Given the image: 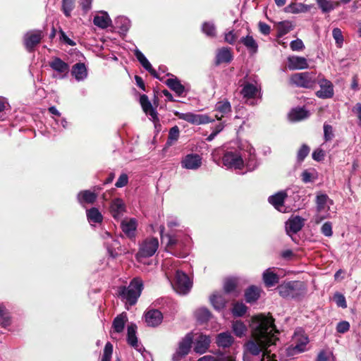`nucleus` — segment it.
I'll list each match as a JSON object with an SVG mask.
<instances>
[{"instance_id": "38", "label": "nucleus", "mask_w": 361, "mask_h": 361, "mask_svg": "<svg viewBox=\"0 0 361 361\" xmlns=\"http://www.w3.org/2000/svg\"><path fill=\"white\" fill-rule=\"evenodd\" d=\"M86 216L88 222L92 224H99L103 221V216L99 209L96 207H92L86 210Z\"/></svg>"}, {"instance_id": "12", "label": "nucleus", "mask_w": 361, "mask_h": 361, "mask_svg": "<svg viewBox=\"0 0 361 361\" xmlns=\"http://www.w3.org/2000/svg\"><path fill=\"white\" fill-rule=\"evenodd\" d=\"M173 114L179 119L185 121L193 125L206 124L214 121V119H212L206 114H195L191 112L181 113L178 111H175Z\"/></svg>"}, {"instance_id": "10", "label": "nucleus", "mask_w": 361, "mask_h": 361, "mask_svg": "<svg viewBox=\"0 0 361 361\" xmlns=\"http://www.w3.org/2000/svg\"><path fill=\"white\" fill-rule=\"evenodd\" d=\"M49 66L55 72L52 75L53 78L62 80L68 77L70 66L68 63L63 61L61 58L53 57L49 62Z\"/></svg>"}, {"instance_id": "8", "label": "nucleus", "mask_w": 361, "mask_h": 361, "mask_svg": "<svg viewBox=\"0 0 361 361\" xmlns=\"http://www.w3.org/2000/svg\"><path fill=\"white\" fill-rule=\"evenodd\" d=\"M192 281L183 271L177 270L175 274L173 288L180 295H187L191 290Z\"/></svg>"}, {"instance_id": "14", "label": "nucleus", "mask_w": 361, "mask_h": 361, "mask_svg": "<svg viewBox=\"0 0 361 361\" xmlns=\"http://www.w3.org/2000/svg\"><path fill=\"white\" fill-rule=\"evenodd\" d=\"M202 160L198 154H188L180 161L181 167L188 170H197L202 166Z\"/></svg>"}, {"instance_id": "15", "label": "nucleus", "mask_w": 361, "mask_h": 361, "mask_svg": "<svg viewBox=\"0 0 361 361\" xmlns=\"http://www.w3.org/2000/svg\"><path fill=\"white\" fill-rule=\"evenodd\" d=\"M96 189H99V187L94 186L92 191L90 190L80 191L76 197L78 202L83 207H85L86 204H94L98 197L97 193L95 192Z\"/></svg>"}, {"instance_id": "60", "label": "nucleus", "mask_w": 361, "mask_h": 361, "mask_svg": "<svg viewBox=\"0 0 361 361\" xmlns=\"http://www.w3.org/2000/svg\"><path fill=\"white\" fill-rule=\"evenodd\" d=\"M180 130L177 126L172 127L169 132L168 142L176 141L179 137Z\"/></svg>"}, {"instance_id": "22", "label": "nucleus", "mask_w": 361, "mask_h": 361, "mask_svg": "<svg viewBox=\"0 0 361 361\" xmlns=\"http://www.w3.org/2000/svg\"><path fill=\"white\" fill-rule=\"evenodd\" d=\"M137 326L135 324H130L127 327V343L131 347L134 348L137 351H141L143 346L138 343V339L136 336Z\"/></svg>"}, {"instance_id": "62", "label": "nucleus", "mask_w": 361, "mask_h": 361, "mask_svg": "<svg viewBox=\"0 0 361 361\" xmlns=\"http://www.w3.org/2000/svg\"><path fill=\"white\" fill-rule=\"evenodd\" d=\"M322 233L326 236L331 237L333 235L332 224L330 221L325 222L321 228Z\"/></svg>"}, {"instance_id": "3", "label": "nucleus", "mask_w": 361, "mask_h": 361, "mask_svg": "<svg viewBox=\"0 0 361 361\" xmlns=\"http://www.w3.org/2000/svg\"><path fill=\"white\" fill-rule=\"evenodd\" d=\"M144 288L142 280L139 277L133 278L128 286H121L118 290V297L126 305H135Z\"/></svg>"}, {"instance_id": "18", "label": "nucleus", "mask_w": 361, "mask_h": 361, "mask_svg": "<svg viewBox=\"0 0 361 361\" xmlns=\"http://www.w3.org/2000/svg\"><path fill=\"white\" fill-rule=\"evenodd\" d=\"M235 338L231 333L226 331L216 334L215 338V343L222 349H228L234 343Z\"/></svg>"}, {"instance_id": "2", "label": "nucleus", "mask_w": 361, "mask_h": 361, "mask_svg": "<svg viewBox=\"0 0 361 361\" xmlns=\"http://www.w3.org/2000/svg\"><path fill=\"white\" fill-rule=\"evenodd\" d=\"M222 162L227 169H241L246 166L248 171L255 170L259 164L255 149L247 142L242 143L239 149L226 151L222 157Z\"/></svg>"}, {"instance_id": "48", "label": "nucleus", "mask_w": 361, "mask_h": 361, "mask_svg": "<svg viewBox=\"0 0 361 361\" xmlns=\"http://www.w3.org/2000/svg\"><path fill=\"white\" fill-rule=\"evenodd\" d=\"M293 29V25L291 22L288 20L279 22L277 26V37H281L283 35L288 34Z\"/></svg>"}, {"instance_id": "51", "label": "nucleus", "mask_w": 361, "mask_h": 361, "mask_svg": "<svg viewBox=\"0 0 361 361\" xmlns=\"http://www.w3.org/2000/svg\"><path fill=\"white\" fill-rule=\"evenodd\" d=\"M75 0H62V11L66 17H70L75 8Z\"/></svg>"}, {"instance_id": "7", "label": "nucleus", "mask_w": 361, "mask_h": 361, "mask_svg": "<svg viewBox=\"0 0 361 361\" xmlns=\"http://www.w3.org/2000/svg\"><path fill=\"white\" fill-rule=\"evenodd\" d=\"M319 74L314 72H302L293 74L290 80L291 82L298 87L314 89L317 86V80Z\"/></svg>"}, {"instance_id": "23", "label": "nucleus", "mask_w": 361, "mask_h": 361, "mask_svg": "<svg viewBox=\"0 0 361 361\" xmlns=\"http://www.w3.org/2000/svg\"><path fill=\"white\" fill-rule=\"evenodd\" d=\"M214 355H204L200 357L197 361H235V357L233 355L220 349L215 351Z\"/></svg>"}, {"instance_id": "29", "label": "nucleus", "mask_w": 361, "mask_h": 361, "mask_svg": "<svg viewBox=\"0 0 361 361\" xmlns=\"http://www.w3.org/2000/svg\"><path fill=\"white\" fill-rule=\"evenodd\" d=\"M273 269L268 268L262 274V280L267 287H273L279 282V276Z\"/></svg>"}, {"instance_id": "42", "label": "nucleus", "mask_w": 361, "mask_h": 361, "mask_svg": "<svg viewBox=\"0 0 361 361\" xmlns=\"http://www.w3.org/2000/svg\"><path fill=\"white\" fill-rule=\"evenodd\" d=\"M131 25L130 20L125 16H118L115 19V27L119 30V32L126 33Z\"/></svg>"}, {"instance_id": "4", "label": "nucleus", "mask_w": 361, "mask_h": 361, "mask_svg": "<svg viewBox=\"0 0 361 361\" xmlns=\"http://www.w3.org/2000/svg\"><path fill=\"white\" fill-rule=\"evenodd\" d=\"M276 289L282 298L295 300H300L307 293L306 285L300 281H285L279 285Z\"/></svg>"}, {"instance_id": "11", "label": "nucleus", "mask_w": 361, "mask_h": 361, "mask_svg": "<svg viewBox=\"0 0 361 361\" xmlns=\"http://www.w3.org/2000/svg\"><path fill=\"white\" fill-rule=\"evenodd\" d=\"M317 85L320 89L315 92L316 96L319 99H331L334 95V85L333 83L326 79L323 75L319 74L317 80Z\"/></svg>"}, {"instance_id": "6", "label": "nucleus", "mask_w": 361, "mask_h": 361, "mask_svg": "<svg viewBox=\"0 0 361 361\" xmlns=\"http://www.w3.org/2000/svg\"><path fill=\"white\" fill-rule=\"evenodd\" d=\"M159 247V240L155 237H148L143 240L139 245L138 252L135 257L138 262H141L144 258L152 257Z\"/></svg>"}, {"instance_id": "34", "label": "nucleus", "mask_w": 361, "mask_h": 361, "mask_svg": "<svg viewBox=\"0 0 361 361\" xmlns=\"http://www.w3.org/2000/svg\"><path fill=\"white\" fill-rule=\"evenodd\" d=\"M210 302L214 309L217 311L223 310L226 305V300L220 293H214L209 298Z\"/></svg>"}, {"instance_id": "56", "label": "nucleus", "mask_w": 361, "mask_h": 361, "mask_svg": "<svg viewBox=\"0 0 361 361\" xmlns=\"http://www.w3.org/2000/svg\"><path fill=\"white\" fill-rule=\"evenodd\" d=\"M113 353V345L107 342L104 346L101 361H111Z\"/></svg>"}, {"instance_id": "26", "label": "nucleus", "mask_w": 361, "mask_h": 361, "mask_svg": "<svg viewBox=\"0 0 361 361\" xmlns=\"http://www.w3.org/2000/svg\"><path fill=\"white\" fill-rule=\"evenodd\" d=\"M309 343V338L303 334L295 332L293 337V350L297 353H302L306 350V346Z\"/></svg>"}, {"instance_id": "37", "label": "nucleus", "mask_w": 361, "mask_h": 361, "mask_svg": "<svg viewBox=\"0 0 361 361\" xmlns=\"http://www.w3.org/2000/svg\"><path fill=\"white\" fill-rule=\"evenodd\" d=\"M310 116V112L305 108L293 109L288 114L289 119L291 121H299L305 119Z\"/></svg>"}, {"instance_id": "58", "label": "nucleus", "mask_w": 361, "mask_h": 361, "mask_svg": "<svg viewBox=\"0 0 361 361\" xmlns=\"http://www.w3.org/2000/svg\"><path fill=\"white\" fill-rule=\"evenodd\" d=\"M334 300L335 301L336 304L338 307H342V308H346L347 307V302L345 296L340 293H336L334 295Z\"/></svg>"}, {"instance_id": "27", "label": "nucleus", "mask_w": 361, "mask_h": 361, "mask_svg": "<svg viewBox=\"0 0 361 361\" xmlns=\"http://www.w3.org/2000/svg\"><path fill=\"white\" fill-rule=\"evenodd\" d=\"M260 87H258L257 85L246 82L243 85L240 94L245 99H254L258 94H260Z\"/></svg>"}, {"instance_id": "30", "label": "nucleus", "mask_w": 361, "mask_h": 361, "mask_svg": "<svg viewBox=\"0 0 361 361\" xmlns=\"http://www.w3.org/2000/svg\"><path fill=\"white\" fill-rule=\"evenodd\" d=\"M93 23L98 27L105 29L111 24V20L107 12L102 11L93 19Z\"/></svg>"}, {"instance_id": "33", "label": "nucleus", "mask_w": 361, "mask_h": 361, "mask_svg": "<svg viewBox=\"0 0 361 361\" xmlns=\"http://www.w3.org/2000/svg\"><path fill=\"white\" fill-rule=\"evenodd\" d=\"M288 62V66L290 70L305 69L308 67L307 59L302 56L289 57Z\"/></svg>"}, {"instance_id": "55", "label": "nucleus", "mask_w": 361, "mask_h": 361, "mask_svg": "<svg viewBox=\"0 0 361 361\" xmlns=\"http://www.w3.org/2000/svg\"><path fill=\"white\" fill-rule=\"evenodd\" d=\"M329 197L326 194L317 195L316 197L317 209L321 212L324 209L325 205L327 202Z\"/></svg>"}, {"instance_id": "63", "label": "nucleus", "mask_w": 361, "mask_h": 361, "mask_svg": "<svg viewBox=\"0 0 361 361\" xmlns=\"http://www.w3.org/2000/svg\"><path fill=\"white\" fill-rule=\"evenodd\" d=\"M128 183V176L126 173H122L115 183L116 188H121L126 186Z\"/></svg>"}, {"instance_id": "35", "label": "nucleus", "mask_w": 361, "mask_h": 361, "mask_svg": "<svg viewBox=\"0 0 361 361\" xmlns=\"http://www.w3.org/2000/svg\"><path fill=\"white\" fill-rule=\"evenodd\" d=\"M240 42L246 47L250 55H254L258 51V44L252 36L247 35L243 37L240 38Z\"/></svg>"}, {"instance_id": "43", "label": "nucleus", "mask_w": 361, "mask_h": 361, "mask_svg": "<svg viewBox=\"0 0 361 361\" xmlns=\"http://www.w3.org/2000/svg\"><path fill=\"white\" fill-rule=\"evenodd\" d=\"M136 228L137 224L134 219H131L126 222H123L121 224L123 232L130 238L135 237Z\"/></svg>"}, {"instance_id": "44", "label": "nucleus", "mask_w": 361, "mask_h": 361, "mask_svg": "<svg viewBox=\"0 0 361 361\" xmlns=\"http://www.w3.org/2000/svg\"><path fill=\"white\" fill-rule=\"evenodd\" d=\"M215 111L224 117L231 112V105L228 100L224 99L218 102L215 105Z\"/></svg>"}, {"instance_id": "41", "label": "nucleus", "mask_w": 361, "mask_h": 361, "mask_svg": "<svg viewBox=\"0 0 361 361\" xmlns=\"http://www.w3.org/2000/svg\"><path fill=\"white\" fill-rule=\"evenodd\" d=\"M127 322L126 314L123 313L117 315L113 321L112 328L114 331L120 334L123 331L126 322Z\"/></svg>"}, {"instance_id": "39", "label": "nucleus", "mask_w": 361, "mask_h": 361, "mask_svg": "<svg viewBox=\"0 0 361 361\" xmlns=\"http://www.w3.org/2000/svg\"><path fill=\"white\" fill-rule=\"evenodd\" d=\"M260 297V290L255 286H249L245 291V299L247 303L256 302Z\"/></svg>"}, {"instance_id": "49", "label": "nucleus", "mask_w": 361, "mask_h": 361, "mask_svg": "<svg viewBox=\"0 0 361 361\" xmlns=\"http://www.w3.org/2000/svg\"><path fill=\"white\" fill-rule=\"evenodd\" d=\"M247 310V307L243 302H237L233 304L231 312L235 317H242L246 313Z\"/></svg>"}, {"instance_id": "5", "label": "nucleus", "mask_w": 361, "mask_h": 361, "mask_svg": "<svg viewBox=\"0 0 361 361\" xmlns=\"http://www.w3.org/2000/svg\"><path fill=\"white\" fill-rule=\"evenodd\" d=\"M167 246L172 248V254L179 258L188 256L191 238L182 233L167 234Z\"/></svg>"}, {"instance_id": "40", "label": "nucleus", "mask_w": 361, "mask_h": 361, "mask_svg": "<svg viewBox=\"0 0 361 361\" xmlns=\"http://www.w3.org/2000/svg\"><path fill=\"white\" fill-rule=\"evenodd\" d=\"M202 32L207 37L215 38L217 35L216 27L214 21H204L201 26Z\"/></svg>"}, {"instance_id": "54", "label": "nucleus", "mask_w": 361, "mask_h": 361, "mask_svg": "<svg viewBox=\"0 0 361 361\" xmlns=\"http://www.w3.org/2000/svg\"><path fill=\"white\" fill-rule=\"evenodd\" d=\"M332 35L335 40L336 47L341 48L343 44V36L342 31L338 27H335L332 30Z\"/></svg>"}, {"instance_id": "9", "label": "nucleus", "mask_w": 361, "mask_h": 361, "mask_svg": "<svg viewBox=\"0 0 361 361\" xmlns=\"http://www.w3.org/2000/svg\"><path fill=\"white\" fill-rule=\"evenodd\" d=\"M194 336L192 332L188 333L179 341L178 348L172 356L173 361H180L190 351L193 343Z\"/></svg>"}, {"instance_id": "17", "label": "nucleus", "mask_w": 361, "mask_h": 361, "mask_svg": "<svg viewBox=\"0 0 361 361\" xmlns=\"http://www.w3.org/2000/svg\"><path fill=\"white\" fill-rule=\"evenodd\" d=\"M288 197V193L286 191H279L276 194L271 195L268 198L269 202L274 206V207L281 212H286L287 209L284 206L286 198Z\"/></svg>"}, {"instance_id": "19", "label": "nucleus", "mask_w": 361, "mask_h": 361, "mask_svg": "<svg viewBox=\"0 0 361 361\" xmlns=\"http://www.w3.org/2000/svg\"><path fill=\"white\" fill-rule=\"evenodd\" d=\"M305 219L300 216L290 218L286 223V231L288 235L295 234L304 226Z\"/></svg>"}, {"instance_id": "28", "label": "nucleus", "mask_w": 361, "mask_h": 361, "mask_svg": "<svg viewBox=\"0 0 361 361\" xmlns=\"http://www.w3.org/2000/svg\"><path fill=\"white\" fill-rule=\"evenodd\" d=\"M165 83L171 90L175 92L177 96L183 97L185 95L186 88L176 77L169 78Z\"/></svg>"}, {"instance_id": "13", "label": "nucleus", "mask_w": 361, "mask_h": 361, "mask_svg": "<svg viewBox=\"0 0 361 361\" xmlns=\"http://www.w3.org/2000/svg\"><path fill=\"white\" fill-rule=\"evenodd\" d=\"M43 37V32L40 30L27 31L23 36V44L26 50L28 52H32L35 47L40 43Z\"/></svg>"}, {"instance_id": "57", "label": "nucleus", "mask_w": 361, "mask_h": 361, "mask_svg": "<svg viewBox=\"0 0 361 361\" xmlns=\"http://www.w3.org/2000/svg\"><path fill=\"white\" fill-rule=\"evenodd\" d=\"M236 283L233 279H228L224 283V290L226 293H231L235 290Z\"/></svg>"}, {"instance_id": "53", "label": "nucleus", "mask_w": 361, "mask_h": 361, "mask_svg": "<svg viewBox=\"0 0 361 361\" xmlns=\"http://www.w3.org/2000/svg\"><path fill=\"white\" fill-rule=\"evenodd\" d=\"M310 152V147L306 144H302L297 152V161L302 163L307 157Z\"/></svg>"}, {"instance_id": "31", "label": "nucleus", "mask_w": 361, "mask_h": 361, "mask_svg": "<svg viewBox=\"0 0 361 361\" xmlns=\"http://www.w3.org/2000/svg\"><path fill=\"white\" fill-rule=\"evenodd\" d=\"M71 74L78 82L85 80L87 77V70L83 63H77L72 66Z\"/></svg>"}, {"instance_id": "21", "label": "nucleus", "mask_w": 361, "mask_h": 361, "mask_svg": "<svg viewBox=\"0 0 361 361\" xmlns=\"http://www.w3.org/2000/svg\"><path fill=\"white\" fill-rule=\"evenodd\" d=\"M233 59V56L231 53V48L224 47L216 50L214 63L216 66H219L221 63H228Z\"/></svg>"}, {"instance_id": "20", "label": "nucleus", "mask_w": 361, "mask_h": 361, "mask_svg": "<svg viewBox=\"0 0 361 361\" xmlns=\"http://www.w3.org/2000/svg\"><path fill=\"white\" fill-rule=\"evenodd\" d=\"M211 343V337L209 335L200 334L194 342V351L200 355L205 353Z\"/></svg>"}, {"instance_id": "24", "label": "nucleus", "mask_w": 361, "mask_h": 361, "mask_svg": "<svg viewBox=\"0 0 361 361\" xmlns=\"http://www.w3.org/2000/svg\"><path fill=\"white\" fill-rule=\"evenodd\" d=\"M162 319V313L158 310H149L145 314V320L149 326L156 327L159 326Z\"/></svg>"}, {"instance_id": "47", "label": "nucleus", "mask_w": 361, "mask_h": 361, "mask_svg": "<svg viewBox=\"0 0 361 361\" xmlns=\"http://www.w3.org/2000/svg\"><path fill=\"white\" fill-rule=\"evenodd\" d=\"M54 123H51L53 128L56 131L61 132L63 130L68 129L70 127L69 122L66 118L61 116L59 118H53Z\"/></svg>"}, {"instance_id": "16", "label": "nucleus", "mask_w": 361, "mask_h": 361, "mask_svg": "<svg viewBox=\"0 0 361 361\" xmlns=\"http://www.w3.org/2000/svg\"><path fill=\"white\" fill-rule=\"evenodd\" d=\"M126 204L121 198H114L109 205V212L114 219H121L126 212Z\"/></svg>"}, {"instance_id": "46", "label": "nucleus", "mask_w": 361, "mask_h": 361, "mask_svg": "<svg viewBox=\"0 0 361 361\" xmlns=\"http://www.w3.org/2000/svg\"><path fill=\"white\" fill-rule=\"evenodd\" d=\"M195 316L199 323L204 324L210 319L212 313L207 307H200L195 311Z\"/></svg>"}, {"instance_id": "52", "label": "nucleus", "mask_w": 361, "mask_h": 361, "mask_svg": "<svg viewBox=\"0 0 361 361\" xmlns=\"http://www.w3.org/2000/svg\"><path fill=\"white\" fill-rule=\"evenodd\" d=\"M246 329L245 325L240 321H235L232 324V330L238 337H242L245 334Z\"/></svg>"}, {"instance_id": "50", "label": "nucleus", "mask_w": 361, "mask_h": 361, "mask_svg": "<svg viewBox=\"0 0 361 361\" xmlns=\"http://www.w3.org/2000/svg\"><path fill=\"white\" fill-rule=\"evenodd\" d=\"M317 4L323 13H329L335 8V4L329 0H316Z\"/></svg>"}, {"instance_id": "45", "label": "nucleus", "mask_w": 361, "mask_h": 361, "mask_svg": "<svg viewBox=\"0 0 361 361\" xmlns=\"http://www.w3.org/2000/svg\"><path fill=\"white\" fill-rule=\"evenodd\" d=\"M300 176L304 183H312L317 180L318 173L314 169H305L302 172Z\"/></svg>"}, {"instance_id": "25", "label": "nucleus", "mask_w": 361, "mask_h": 361, "mask_svg": "<svg viewBox=\"0 0 361 361\" xmlns=\"http://www.w3.org/2000/svg\"><path fill=\"white\" fill-rule=\"evenodd\" d=\"M108 253L112 258H116L125 252L119 241L114 238L111 240L104 241Z\"/></svg>"}, {"instance_id": "59", "label": "nucleus", "mask_w": 361, "mask_h": 361, "mask_svg": "<svg viewBox=\"0 0 361 361\" xmlns=\"http://www.w3.org/2000/svg\"><path fill=\"white\" fill-rule=\"evenodd\" d=\"M331 357L334 360V357L331 351L322 350L319 353L316 361H328Z\"/></svg>"}, {"instance_id": "64", "label": "nucleus", "mask_w": 361, "mask_h": 361, "mask_svg": "<svg viewBox=\"0 0 361 361\" xmlns=\"http://www.w3.org/2000/svg\"><path fill=\"white\" fill-rule=\"evenodd\" d=\"M350 329V324L347 321H341L337 324L336 331L338 333L344 334Z\"/></svg>"}, {"instance_id": "32", "label": "nucleus", "mask_w": 361, "mask_h": 361, "mask_svg": "<svg viewBox=\"0 0 361 361\" xmlns=\"http://www.w3.org/2000/svg\"><path fill=\"white\" fill-rule=\"evenodd\" d=\"M140 103L144 112L149 115L153 119L157 118V110L152 106L151 102L146 94H142L140 97Z\"/></svg>"}, {"instance_id": "1", "label": "nucleus", "mask_w": 361, "mask_h": 361, "mask_svg": "<svg viewBox=\"0 0 361 361\" xmlns=\"http://www.w3.org/2000/svg\"><path fill=\"white\" fill-rule=\"evenodd\" d=\"M255 331L257 340L248 341L245 344L247 351L255 356L259 355L263 349L272 345L274 336L278 333L273 317L265 315H260L257 318Z\"/></svg>"}, {"instance_id": "36", "label": "nucleus", "mask_w": 361, "mask_h": 361, "mask_svg": "<svg viewBox=\"0 0 361 361\" xmlns=\"http://www.w3.org/2000/svg\"><path fill=\"white\" fill-rule=\"evenodd\" d=\"M12 317L11 312L3 303H0V326L7 329L11 325Z\"/></svg>"}, {"instance_id": "61", "label": "nucleus", "mask_w": 361, "mask_h": 361, "mask_svg": "<svg viewBox=\"0 0 361 361\" xmlns=\"http://www.w3.org/2000/svg\"><path fill=\"white\" fill-rule=\"evenodd\" d=\"M333 128L331 125L324 123V138L325 141H329L334 137Z\"/></svg>"}]
</instances>
